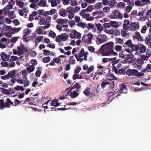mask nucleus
I'll list each match as a JSON object with an SVG mask.
<instances>
[{"instance_id":"obj_40","label":"nucleus","mask_w":151,"mask_h":151,"mask_svg":"<svg viewBox=\"0 0 151 151\" xmlns=\"http://www.w3.org/2000/svg\"><path fill=\"white\" fill-rule=\"evenodd\" d=\"M74 57L73 56H70V62L69 63L70 64L73 65L75 64V60L73 59Z\"/></svg>"},{"instance_id":"obj_32","label":"nucleus","mask_w":151,"mask_h":151,"mask_svg":"<svg viewBox=\"0 0 151 151\" xmlns=\"http://www.w3.org/2000/svg\"><path fill=\"white\" fill-rule=\"evenodd\" d=\"M109 82L108 85H109V88L111 89H113L115 86V83H116L114 81H109Z\"/></svg>"},{"instance_id":"obj_12","label":"nucleus","mask_w":151,"mask_h":151,"mask_svg":"<svg viewBox=\"0 0 151 151\" xmlns=\"http://www.w3.org/2000/svg\"><path fill=\"white\" fill-rule=\"evenodd\" d=\"M58 100L57 99L53 100L51 103V106H54V107H57L59 106L61 103H58Z\"/></svg>"},{"instance_id":"obj_2","label":"nucleus","mask_w":151,"mask_h":151,"mask_svg":"<svg viewBox=\"0 0 151 151\" xmlns=\"http://www.w3.org/2000/svg\"><path fill=\"white\" fill-rule=\"evenodd\" d=\"M96 42L98 45L106 42L108 40V38L105 35H98L96 38Z\"/></svg>"},{"instance_id":"obj_50","label":"nucleus","mask_w":151,"mask_h":151,"mask_svg":"<svg viewBox=\"0 0 151 151\" xmlns=\"http://www.w3.org/2000/svg\"><path fill=\"white\" fill-rule=\"evenodd\" d=\"M49 35L52 38H54L56 35L55 33L52 30L50 31L49 32Z\"/></svg>"},{"instance_id":"obj_58","label":"nucleus","mask_w":151,"mask_h":151,"mask_svg":"<svg viewBox=\"0 0 151 151\" xmlns=\"http://www.w3.org/2000/svg\"><path fill=\"white\" fill-rule=\"evenodd\" d=\"M101 2H99L95 4V7L96 9H99L101 7Z\"/></svg>"},{"instance_id":"obj_56","label":"nucleus","mask_w":151,"mask_h":151,"mask_svg":"<svg viewBox=\"0 0 151 151\" xmlns=\"http://www.w3.org/2000/svg\"><path fill=\"white\" fill-rule=\"evenodd\" d=\"M22 102V101H20L17 99H15L14 101V106H17L18 104H20Z\"/></svg>"},{"instance_id":"obj_27","label":"nucleus","mask_w":151,"mask_h":151,"mask_svg":"<svg viewBox=\"0 0 151 151\" xmlns=\"http://www.w3.org/2000/svg\"><path fill=\"white\" fill-rule=\"evenodd\" d=\"M35 68L34 65H31L27 68V69L28 72H32L35 70Z\"/></svg>"},{"instance_id":"obj_51","label":"nucleus","mask_w":151,"mask_h":151,"mask_svg":"<svg viewBox=\"0 0 151 151\" xmlns=\"http://www.w3.org/2000/svg\"><path fill=\"white\" fill-rule=\"evenodd\" d=\"M56 22L57 23L60 24H62L64 23L65 21L63 19H58L57 20Z\"/></svg>"},{"instance_id":"obj_26","label":"nucleus","mask_w":151,"mask_h":151,"mask_svg":"<svg viewBox=\"0 0 151 151\" xmlns=\"http://www.w3.org/2000/svg\"><path fill=\"white\" fill-rule=\"evenodd\" d=\"M124 45H126L129 47L130 48L132 47V45H133V44L132 40H131L129 39L125 42L124 43Z\"/></svg>"},{"instance_id":"obj_63","label":"nucleus","mask_w":151,"mask_h":151,"mask_svg":"<svg viewBox=\"0 0 151 151\" xmlns=\"http://www.w3.org/2000/svg\"><path fill=\"white\" fill-rule=\"evenodd\" d=\"M145 43L147 45H148L150 43L151 40L148 37V36H147L145 37Z\"/></svg>"},{"instance_id":"obj_41","label":"nucleus","mask_w":151,"mask_h":151,"mask_svg":"<svg viewBox=\"0 0 151 151\" xmlns=\"http://www.w3.org/2000/svg\"><path fill=\"white\" fill-rule=\"evenodd\" d=\"M21 28L19 27L16 28L15 27L12 28V31H13V32H12V33H14L16 32H19L21 29Z\"/></svg>"},{"instance_id":"obj_23","label":"nucleus","mask_w":151,"mask_h":151,"mask_svg":"<svg viewBox=\"0 0 151 151\" xmlns=\"http://www.w3.org/2000/svg\"><path fill=\"white\" fill-rule=\"evenodd\" d=\"M62 35V41H66L68 38V35L65 33H63Z\"/></svg>"},{"instance_id":"obj_53","label":"nucleus","mask_w":151,"mask_h":151,"mask_svg":"<svg viewBox=\"0 0 151 151\" xmlns=\"http://www.w3.org/2000/svg\"><path fill=\"white\" fill-rule=\"evenodd\" d=\"M41 4L42 6H45L46 0H41L39 3V5H40Z\"/></svg>"},{"instance_id":"obj_37","label":"nucleus","mask_w":151,"mask_h":151,"mask_svg":"<svg viewBox=\"0 0 151 151\" xmlns=\"http://www.w3.org/2000/svg\"><path fill=\"white\" fill-rule=\"evenodd\" d=\"M17 79L15 78H12L9 82V84L10 86H12V84H14L15 83V82L17 81Z\"/></svg>"},{"instance_id":"obj_14","label":"nucleus","mask_w":151,"mask_h":151,"mask_svg":"<svg viewBox=\"0 0 151 151\" xmlns=\"http://www.w3.org/2000/svg\"><path fill=\"white\" fill-rule=\"evenodd\" d=\"M139 49L140 52L141 53H144L146 50V47L144 45L142 44H140L139 45Z\"/></svg>"},{"instance_id":"obj_61","label":"nucleus","mask_w":151,"mask_h":151,"mask_svg":"<svg viewBox=\"0 0 151 151\" xmlns=\"http://www.w3.org/2000/svg\"><path fill=\"white\" fill-rule=\"evenodd\" d=\"M132 6H127L126 8V11L127 13H129L132 10Z\"/></svg>"},{"instance_id":"obj_44","label":"nucleus","mask_w":151,"mask_h":151,"mask_svg":"<svg viewBox=\"0 0 151 151\" xmlns=\"http://www.w3.org/2000/svg\"><path fill=\"white\" fill-rule=\"evenodd\" d=\"M50 58L49 56L45 57L43 58V62L45 63H46L49 62L50 61Z\"/></svg>"},{"instance_id":"obj_5","label":"nucleus","mask_w":151,"mask_h":151,"mask_svg":"<svg viewBox=\"0 0 151 151\" xmlns=\"http://www.w3.org/2000/svg\"><path fill=\"white\" fill-rule=\"evenodd\" d=\"M10 107V105L7 102L4 103V100L3 99H1L0 100V109L2 110L5 108H9Z\"/></svg>"},{"instance_id":"obj_8","label":"nucleus","mask_w":151,"mask_h":151,"mask_svg":"<svg viewBox=\"0 0 151 151\" xmlns=\"http://www.w3.org/2000/svg\"><path fill=\"white\" fill-rule=\"evenodd\" d=\"M139 27V26L138 24L134 22L132 23L129 25V29L131 31H135L138 29Z\"/></svg>"},{"instance_id":"obj_30","label":"nucleus","mask_w":151,"mask_h":151,"mask_svg":"<svg viewBox=\"0 0 151 151\" xmlns=\"http://www.w3.org/2000/svg\"><path fill=\"white\" fill-rule=\"evenodd\" d=\"M14 89L17 91L21 90L22 92H23L24 90V89L23 86L18 85H17L15 87Z\"/></svg>"},{"instance_id":"obj_60","label":"nucleus","mask_w":151,"mask_h":151,"mask_svg":"<svg viewBox=\"0 0 151 151\" xmlns=\"http://www.w3.org/2000/svg\"><path fill=\"white\" fill-rule=\"evenodd\" d=\"M41 73V71L40 70H37L35 73V75L36 77H39L40 76Z\"/></svg>"},{"instance_id":"obj_38","label":"nucleus","mask_w":151,"mask_h":151,"mask_svg":"<svg viewBox=\"0 0 151 151\" xmlns=\"http://www.w3.org/2000/svg\"><path fill=\"white\" fill-rule=\"evenodd\" d=\"M49 14H46L45 12L43 13V16L45 17L46 20L47 21H49V22H50L51 18L50 16H49Z\"/></svg>"},{"instance_id":"obj_52","label":"nucleus","mask_w":151,"mask_h":151,"mask_svg":"<svg viewBox=\"0 0 151 151\" xmlns=\"http://www.w3.org/2000/svg\"><path fill=\"white\" fill-rule=\"evenodd\" d=\"M93 70V65L90 66L87 70V73L88 74H89Z\"/></svg>"},{"instance_id":"obj_48","label":"nucleus","mask_w":151,"mask_h":151,"mask_svg":"<svg viewBox=\"0 0 151 151\" xmlns=\"http://www.w3.org/2000/svg\"><path fill=\"white\" fill-rule=\"evenodd\" d=\"M86 10L87 12H91L93 10V6L90 5L88 6Z\"/></svg>"},{"instance_id":"obj_9","label":"nucleus","mask_w":151,"mask_h":151,"mask_svg":"<svg viewBox=\"0 0 151 151\" xmlns=\"http://www.w3.org/2000/svg\"><path fill=\"white\" fill-rule=\"evenodd\" d=\"M127 91V86L124 84H122L121 85L120 90H119V93H126Z\"/></svg>"},{"instance_id":"obj_28","label":"nucleus","mask_w":151,"mask_h":151,"mask_svg":"<svg viewBox=\"0 0 151 151\" xmlns=\"http://www.w3.org/2000/svg\"><path fill=\"white\" fill-rule=\"evenodd\" d=\"M117 4L116 1L115 0H111L110 1L109 4V6L111 8H113L114 7L115 5Z\"/></svg>"},{"instance_id":"obj_29","label":"nucleus","mask_w":151,"mask_h":151,"mask_svg":"<svg viewBox=\"0 0 151 151\" xmlns=\"http://www.w3.org/2000/svg\"><path fill=\"white\" fill-rule=\"evenodd\" d=\"M18 49V55L19 56H21L23 54V49L20 47H18L17 48Z\"/></svg>"},{"instance_id":"obj_6","label":"nucleus","mask_w":151,"mask_h":151,"mask_svg":"<svg viewBox=\"0 0 151 151\" xmlns=\"http://www.w3.org/2000/svg\"><path fill=\"white\" fill-rule=\"evenodd\" d=\"M92 15L93 16H95L98 15V16L96 17V19L99 18H101L104 17V13L101 11H96L93 12Z\"/></svg>"},{"instance_id":"obj_19","label":"nucleus","mask_w":151,"mask_h":151,"mask_svg":"<svg viewBox=\"0 0 151 151\" xmlns=\"http://www.w3.org/2000/svg\"><path fill=\"white\" fill-rule=\"evenodd\" d=\"M107 79L109 80H117L118 78L114 76L113 74H109L107 76Z\"/></svg>"},{"instance_id":"obj_24","label":"nucleus","mask_w":151,"mask_h":151,"mask_svg":"<svg viewBox=\"0 0 151 151\" xmlns=\"http://www.w3.org/2000/svg\"><path fill=\"white\" fill-rule=\"evenodd\" d=\"M88 42L89 43H91L93 38V35L91 33H89L88 34Z\"/></svg>"},{"instance_id":"obj_18","label":"nucleus","mask_w":151,"mask_h":151,"mask_svg":"<svg viewBox=\"0 0 151 151\" xmlns=\"http://www.w3.org/2000/svg\"><path fill=\"white\" fill-rule=\"evenodd\" d=\"M81 87V86L78 83H76L71 88H70V91H72L73 89L76 88L78 90L80 89Z\"/></svg>"},{"instance_id":"obj_13","label":"nucleus","mask_w":151,"mask_h":151,"mask_svg":"<svg viewBox=\"0 0 151 151\" xmlns=\"http://www.w3.org/2000/svg\"><path fill=\"white\" fill-rule=\"evenodd\" d=\"M59 14L60 16L65 17L67 14V11L64 9H61L59 11Z\"/></svg>"},{"instance_id":"obj_34","label":"nucleus","mask_w":151,"mask_h":151,"mask_svg":"<svg viewBox=\"0 0 151 151\" xmlns=\"http://www.w3.org/2000/svg\"><path fill=\"white\" fill-rule=\"evenodd\" d=\"M116 43L120 44L121 45H123L124 42L123 40L119 38H116Z\"/></svg>"},{"instance_id":"obj_3","label":"nucleus","mask_w":151,"mask_h":151,"mask_svg":"<svg viewBox=\"0 0 151 151\" xmlns=\"http://www.w3.org/2000/svg\"><path fill=\"white\" fill-rule=\"evenodd\" d=\"M113 14L110 15L111 19H116L118 18L122 19L123 17V15L119 10H115L112 12Z\"/></svg>"},{"instance_id":"obj_16","label":"nucleus","mask_w":151,"mask_h":151,"mask_svg":"<svg viewBox=\"0 0 151 151\" xmlns=\"http://www.w3.org/2000/svg\"><path fill=\"white\" fill-rule=\"evenodd\" d=\"M79 95V93H78L75 91H73L70 92V96L71 98H74L77 97Z\"/></svg>"},{"instance_id":"obj_59","label":"nucleus","mask_w":151,"mask_h":151,"mask_svg":"<svg viewBox=\"0 0 151 151\" xmlns=\"http://www.w3.org/2000/svg\"><path fill=\"white\" fill-rule=\"evenodd\" d=\"M71 5L73 6H75L78 5V3L76 0H72L71 1Z\"/></svg>"},{"instance_id":"obj_57","label":"nucleus","mask_w":151,"mask_h":151,"mask_svg":"<svg viewBox=\"0 0 151 151\" xmlns=\"http://www.w3.org/2000/svg\"><path fill=\"white\" fill-rule=\"evenodd\" d=\"M81 70V69L80 67H77L74 70V73L75 74H78Z\"/></svg>"},{"instance_id":"obj_35","label":"nucleus","mask_w":151,"mask_h":151,"mask_svg":"<svg viewBox=\"0 0 151 151\" xmlns=\"http://www.w3.org/2000/svg\"><path fill=\"white\" fill-rule=\"evenodd\" d=\"M95 26L97 27V29L99 31H101L103 30V27L99 23L96 24L95 25Z\"/></svg>"},{"instance_id":"obj_64","label":"nucleus","mask_w":151,"mask_h":151,"mask_svg":"<svg viewBox=\"0 0 151 151\" xmlns=\"http://www.w3.org/2000/svg\"><path fill=\"white\" fill-rule=\"evenodd\" d=\"M44 52L43 54L45 55H50V52L48 50H43Z\"/></svg>"},{"instance_id":"obj_10","label":"nucleus","mask_w":151,"mask_h":151,"mask_svg":"<svg viewBox=\"0 0 151 151\" xmlns=\"http://www.w3.org/2000/svg\"><path fill=\"white\" fill-rule=\"evenodd\" d=\"M1 56L2 60L3 61H7L9 60V57L4 52H3L1 53Z\"/></svg>"},{"instance_id":"obj_33","label":"nucleus","mask_w":151,"mask_h":151,"mask_svg":"<svg viewBox=\"0 0 151 151\" xmlns=\"http://www.w3.org/2000/svg\"><path fill=\"white\" fill-rule=\"evenodd\" d=\"M56 10L55 9H52L49 11H47L46 12V14H49L52 15L55 13Z\"/></svg>"},{"instance_id":"obj_4","label":"nucleus","mask_w":151,"mask_h":151,"mask_svg":"<svg viewBox=\"0 0 151 151\" xmlns=\"http://www.w3.org/2000/svg\"><path fill=\"white\" fill-rule=\"evenodd\" d=\"M39 23L40 25L46 24V26H42L44 29H45L49 28L50 25V22L49 21H46L45 20L43 17L42 18L39 22Z\"/></svg>"},{"instance_id":"obj_11","label":"nucleus","mask_w":151,"mask_h":151,"mask_svg":"<svg viewBox=\"0 0 151 151\" xmlns=\"http://www.w3.org/2000/svg\"><path fill=\"white\" fill-rule=\"evenodd\" d=\"M134 37L138 41H143V37L141 36L139 32H136Z\"/></svg>"},{"instance_id":"obj_49","label":"nucleus","mask_w":151,"mask_h":151,"mask_svg":"<svg viewBox=\"0 0 151 151\" xmlns=\"http://www.w3.org/2000/svg\"><path fill=\"white\" fill-rule=\"evenodd\" d=\"M114 49L117 51H119L122 50V47L121 45H116Z\"/></svg>"},{"instance_id":"obj_31","label":"nucleus","mask_w":151,"mask_h":151,"mask_svg":"<svg viewBox=\"0 0 151 151\" xmlns=\"http://www.w3.org/2000/svg\"><path fill=\"white\" fill-rule=\"evenodd\" d=\"M83 93L87 96H89L91 95L90 92L89 91L88 88L85 90L83 92Z\"/></svg>"},{"instance_id":"obj_55","label":"nucleus","mask_w":151,"mask_h":151,"mask_svg":"<svg viewBox=\"0 0 151 151\" xmlns=\"http://www.w3.org/2000/svg\"><path fill=\"white\" fill-rule=\"evenodd\" d=\"M1 78L3 80H9L10 79L8 74L1 76Z\"/></svg>"},{"instance_id":"obj_1","label":"nucleus","mask_w":151,"mask_h":151,"mask_svg":"<svg viewBox=\"0 0 151 151\" xmlns=\"http://www.w3.org/2000/svg\"><path fill=\"white\" fill-rule=\"evenodd\" d=\"M114 45L113 42H109L101 46L99 50L103 56H108L113 52Z\"/></svg>"},{"instance_id":"obj_47","label":"nucleus","mask_w":151,"mask_h":151,"mask_svg":"<svg viewBox=\"0 0 151 151\" xmlns=\"http://www.w3.org/2000/svg\"><path fill=\"white\" fill-rule=\"evenodd\" d=\"M128 67H125L124 68V70H122V69H119L118 70H117V73H122L123 74H125V70H126Z\"/></svg>"},{"instance_id":"obj_54","label":"nucleus","mask_w":151,"mask_h":151,"mask_svg":"<svg viewBox=\"0 0 151 151\" xmlns=\"http://www.w3.org/2000/svg\"><path fill=\"white\" fill-rule=\"evenodd\" d=\"M19 39L17 37H13L11 38V42L12 43H15Z\"/></svg>"},{"instance_id":"obj_62","label":"nucleus","mask_w":151,"mask_h":151,"mask_svg":"<svg viewBox=\"0 0 151 151\" xmlns=\"http://www.w3.org/2000/svg\"><path fill=\"white\" fill-rule=\"evenodd\" d=\"M125 4L123 2H121L120 3H119L118 5V7H122V8H124L125 7Z\"/></svg>"},{"instance_id":"obj_42","label":"nucleus","mask_w":151,"mask_h":151,"mask_svg":"<svg viewBox=\"0 0 151 151\" xmlns=\"http://www.w3.org/2000/svg\"><path fill=\"white\" fill-rule=\"evenodd\" d=\"M48 2H50L51 1V5L52 7L56 6L57 5V3L55 0H48Z\"/></svg>"},{"instance_id":"obj_21","label":"nucleus","mask_w":151,"mask_h":151,"mask_svg":"<svg viewBox=\"0 0 151 151\" xmlns=\"http://www.w3.org/2000/svg\"><path fill=\"white\" fill-rule=\"evenodd\" d=\"M42 26H39L36 29V33L39 35H41L43 34V31L42 29Z\"/></svg>"},{"instance_id":"obj_22","label":"nucleus","mask_w":151,"mask_h":151,"mask_svg":"<svg viewBox=\"0 0 151 151\" xmlns=\"http://www.w3.org/2000/svg\"><path fill=\"white\" fill-rule=\"evenodd\" d=\"M77 26L82 27L83 29L86 28L87 26V24L85 22H79L76 24Z\"/></svg>"},{"instance_id":"obj_25","label":"nucleus","mask_w":151,"mask_h":151,"mask_svg":"<svg viewBox=\"0 0 151 151\" xmlns=\"http://www.w3.org/2000/svg\"><path fill=\"white\" fill-rule=\"evenodd\" d=\"M111 25L114 27L116 28L119 26L118 23L115 21H111L110 22Z\"/></svg>"},{"instance_id":"obj_36","label":"nucleus","mask_w":151,"mask_h":151,"mask_svg":"<svg viewBox=\"0 0 151 151\" xmlns=\"http://www.w3.org/2000/svg\"><path fill=\"white\" fill-rule=\"evenodd\" d=\"M0 89L2 91V93L6 94H9L10 92H9L8 89H5L3 88H0Z\"/></svg>"},{"instance_id":"obj_39","label":"nucleus","mask_w":151,"mask_h":151,"mask_svg":"<svg viewBox=\"0 0 151 151\" xmlns=\"http://www.w3.org/2000/svg\"><path fill=\"white\" fill-rule=\"evenodd\" d=\"M84 49L83 48H82L80 52V53H79V54L78 56V58H80L84 56Z\"/></svg>"},{"instance_id":"obj_20","label":"nucleus","mask_w":151,"mask_h":151,"mask_svg":"<svg viewBox=\"0 0 151 151\" xmlns=\"http://www.w3.org/2000/svg\"><path fill=\"white\" fill-rule=\"evenodd\" d=\"M8 16L11 19H13L16 17L15 13L13 11L9 12L8 13Z\"/></svg>"},{"instance_id":"obj_46","label":"nucleus","mask_w":151,"mask_h":151,"mask_svg":"<svg viewBox=\"0 0 151 151\" xmlns=\"http://www.w3.org/2000/svg\"><path fill=\"white\" fill-rule=\"evenodd\" d=\"M24 2L21 1H17L16 4L17 6H19L20 8H22L23 7Z\"/></svg>"},{"instance_id":"obj_15","label":"nucleus","mask_w":151,"mask_h":151,"mask_svg":"<svg viewBox=\"0 0 151 151\" xmlns=\"http://www.w3.org/2000/svg\"><path fill=\"white\" fill-rule=\"evenodd\" d=\"M15 74L16 71L14 70H13L9 71L8 73V75L10 78H13Z\"/></svg>"},{"instance_id":"obj_7","label":"nucleus","mask_w":151,"mask_h":151,"mask_svg":"<svg viewBox=\"0 0 151 151\" xmlns=\"http://www.w3.org/2000/svg\"><path fill=\"white\" fill-rule=\"evenodd\" d=\"M138 70L135 69H133L132 70L129 68L127 69L126 74L129 76H136V75L137 73Z\"/></svg>"},{"instance_id":"obj_17","label":"nucleus","mask_w":151,"mask_h":151,"mask_svg":"<svg viewBox=\"0 0 151 151\" xmlns=\"http://www.w3.org/2000/svg\"><path fill=\"white\" fill-rule=\"evenodd\" d=\"M132 46L130 48L132 49V51L133 52L134 51H137L139 50V45H134L133 44Z\"/></svg>"},{"instance_id":"obj_43","label":"nucleus","mask_w":151,"mask_h":151,"mask_svg":"<svg viewBox=\"0 0 151 151\" xmlns=\"http://www.w3.org/2000/svg\"><path fill=\"white\" fill-rule=\"evenodd\" d=\"M109 83V81H103L101 84V88H104L107 85H108Z\"/></svg>"},{"instance_id":"obj_45","label":"nucleus","mask_w":151,"mask_h":151,"mask_svg":"<svg viewBox=\"0 0 151 151\" xmlns=\"http://www.w3.org/2000/svg\"><path fill=\"white\" fill-rule=\"evenodd\" d=\"M55 41L58 42H60L62 41V35H59L56 37Z\"/></svg>"}]
</instances>
